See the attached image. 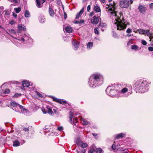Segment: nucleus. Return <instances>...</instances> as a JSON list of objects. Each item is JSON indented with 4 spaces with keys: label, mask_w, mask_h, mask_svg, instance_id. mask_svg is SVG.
<instances>
[{
    "label": "nucleus",
    "mask_w": 153,
    "mask_h": 153,
    "mask_svg": "<svg viewBox=\"0 0 153 153\" xmlns=\"http://www.w3.org/2000/svg\"><path fill=\"white\" fill-rule=\"evenodd\" d=\"M123 85L114 84L107 87L106 92L110 97L118 98L120 97H127L132 94V87L130 85H126L122 87Z\"/></svg>",
    "instance_id": "nucleus-1"
},
{
    "label": "nucleus",
    "mask_w": 153,
    "mask_h": 153,
    "mask_svg": "<svg viewBox=\"0 0 153 153\" xmlns=\"http://www.w3.org/2000/svg\"><path fill=\"white\" fill-rule=\"evenodd\" d=\"M108 7H106V11L108 15L115 22L114 24L117 27V30H123L126 28V24L123 19L122 13L120 12L118 13L117 11L116 4L114 1L112 3H110L108 5Z\"/></svg>",
    "instance_id": "nucleus-2"
},
{
    "label": "nucleus",
    "mask_w": 153,
    "mask_h": 153,
    "mask_svg": "<svg viewBox=\"0 0 153 153\" xmlns=\"http://www.w3.org/2000/svg\"><path fill=\"white\" fill-rule=\"evenodd\" d=\"M103 76L99 74H92L89 78L88 84L91 88H94L101 85L103 82Z\"/></svg>",
    "instance_id": "nucleus-3"
},
{
    "label": "nucleus",
    "mask_w": 153,
    "mask_h": 153,
    "mask_svg": "<svg viewBox=\"0 0 153 153\" xmlns=\"http://www.w3.org/2000/svg\"><path fill=\"white\" fill-rule=\"evenodd\" d=\"M148 83L146 80L143 79L137 80L134 84L136 92L143 93L147 91L148 89Z\"/></svg>",
    "instance_id": "nucleus-4"
},
{
    "label": "nucleus",
    "mask_w": 153,
    "mask_h": 153,
    "mask_svg": "<svg viewBox=\"0 0 153 153\" xmlns=\"http://www.w3.org/2000/svg\"><path fill=\"white\" fill-rule=\"evenodd\" d=\"M30 39L32 40V39L30 38L28 35L26 34H23L19 39H16V40L15 41L16 42L17 41L19 40L20 41H22L23 42L25 41H27Z\"/></svg>",
    "instance_id": "nucleus-5"
},
{
    "label": "nucleus",
    "mask_w": 153,
    "mask_h": 153,
    "mask_svg": "<svg viewBox=\"0 0 153 153\" xmlns=\"http://www.w3.org/2000/svg\"><path fill=\"white\" fill-rule=\"evenodd\" d=\"M129 0H122L120 2V6L122 8L128 7L129 4Z\"/></svg>",
    "instance_id": "nucleus-6"
},
{
    "label": "nucleus",
    "mask_w": 153,
    "mask_h": 153,
    "mask_svg": "<svg viewBox=\"0 0 153 153\" xmlns=\"http://www.w3.org/2000/svg\"><path fill=\"white\" fill-rule=\"evenodd\" d=\"M94 10L96 13H98L97 16L100 17L101 15V11L99 5L95 4L94 5L93 7Z\"/></svg>",
    "instance_id": "nucleus-7"
},
{
    "label": "nucleus",
    "mask_w": 153,
    "mask_h": 153,
    "mask_svg": "<svg viewBox=\"0 0 153 153\" xmlns=\"http://www.w3.org/2000/svg\"><path fill=\"white\" fill-rule=\"evenodd\" d=\"M100 17H97L94 16L91 19V22L92 24L93 25L97 24L101 20L100 18H99Z\"/></svg>",
    "instance_id": "nucleus-8"
},
{
    "label": "nucleus",
    "mask_w": 153,
    "mask_h": 153,
    "mask_svg": "<svg viewBox=\"0 0 153 153\" xmlns=\"http://www.w3.org/2000/svg\"><path fill=\"white\" fill-rule=\"evenodd\" d=\"M50 97L53 99V101L59 103L60 104H65L67 103V102L65 100L57 99V98L52 96H50Z\"/></svg>",
    "instance_id": "nucleus-9"
},
{
    "label": "nucleus",
    "mask_w": 153,
    "mask_h": 153,
    "mask_svg": "<svg viewBox=\"0 0 153 153\" xmlns=\"http://www.w3.org/2000/svg\"><path fill=\"white\" fill-rule=\"evenodd\" d=\"M10 104L11 106L14 107V108H13V110H15L16 112L19 111V110L18 109V105L19 104L16 103V102L14 101L10 102Z\"/></svg>",
    "instance_id": "nucleus-10"
},
{
    "label": "nucleus",
    "mask_w": 153,
    "mask_h": 153,
    "mask_svg": "<svg viewBox=\"0 0 153 153\" xmlns=\"http://www.w3.org/2000/svg\"><path fill=\"white\" fill-rule=\"evenodd\" d=\"M139 11L142 14H144L146 12V8L143 5H140L138 7Z\"/></svg>",
    "instance_id": "nucleus-11"
},
{
    "label": "nucleus",
    "mask_w": 153,
    "mask_h": 153,
    "mask_svg": "<svg viewBox=\"0 0 153 153\" xmlns=\"http://www.w3.org/2000/svg\"><path fill=\"white\" fill-rule=\"evenodd\" d=\"M89 153H103V151L100 148L96 149V150L91 149L90 150Z\"/></svg>",
    "instance_id": "nucleus-12"
},
{
    "label": "nucleus",
    "mask_w": 153,
    "mask_h": 153,
    "mask_svg": "<svg viewBox=\"0 0 153 153\" xmlns=\"http://www.w3.org/2000/svg\"><path fill=\"white\" fill-rule=\"evenodd\" d=\"M137 31L140 34H146L148 36H151V33L149 32V30L144 29H139Z\"/></svg>",
    "instance_id": "nucleus-13"
},
{
    "label": "nucleus",
    "mask_w": 153,
    "mask_h": 153,
    "mask_svg": "<svg viewBox=\"0 0 153 153\" xmlns=\"http://www.w3.org/2000/svg\"><path fill=\"white\" fill-rule=\"evenodd\" d=\"M72 45L73 49L75 50H77L79 46L78 42L76 40H73Z\"/></svg>",
    "instance_id": "nucleus-14"
},
{
    "label": "nucleus",
    "mask_w": 153,
    "mask_h": 153,
    "mask_svg": "<svg viewBox=\"0 0 153 153\" xmlns=\"http://www.w3.org/2000/svg\"><path fill=\"white\" fill-rule=\"evenodd\" d=\"M18 29L19 31H25L26 30L25 26L24 25L21 24L19 25Z\"/></svg>",
    "instance_id": "nucleus-15"
},
{
    "label": "nucleus",
    "mask_w": 153,
    "mask_h": 153,
    "mask_svg": "<svg viewBox=\"0 0 153 153\" xmlns=\"http://www.w3.org/2000/svg\"><path fill=\"white\" fill-rule=\"evenodd\" d=\"M106 25L105 23H101L99 25V27L100 28L102 31H104L106 28Z\"/></svg>",
    "instance_id": "nucleus-16"
},
{
    "label": "nucleus",
    "mask_w": 153,
    "mask_h": 153,
    "mask_svg": "<svg viewBox=\"0 0 153 153\" xmlns=\"http://www.w3.org/2000/svg\"><path fill=\"white\" fill-rule=\"evenodd\" d=\"M126 134L123 133H120L115 135V138L117 139H119L122 137H125Z\"/></svg>",
    "instance_id": "nucleus-17"
},
{
    "label": "nucleus",
    "mask_w": 153,
    "mask_h": 153,
    "mask_svg": "<svg viewBox=\"0 0 153 153\" xmlns=\"http://www.w3.org/2000/svg\"><path fill=\"white\" fill-rule=\"evenodd\" d=\"M22 85L25 87H27L30 85V82L29 81L24 80L22 82Z\"/></svg>",
    "instance_id": "nucleus-18"
},
{
    "label": "nucleus",
    "mask_w": 153,
    "mask_h": 153,
    "mask_svg": "<svg viewBox=\"0 0 153 153\" xmlns=\"http://www.w3.org/2000/svg\"><path fill=\"white\" fill-rule=\"evenodd\" d=\"M80 118L81 120L82 124L84 125H87L90 124V122L87 121L84 118H82V117H80Z\"/></svg>",
    "instance_id": "nucleus-19"
},
{
    "label": "nucleus",
    "mask_w": 153,
    "mask_h": 153,
    "mask_svg": "<svg viewBox=\"0 0 153 153\" xmlns=\"http://www.w3.org/2000/svg\"><path fill=\"white\" fill-rule=\"evenodd\" d=\"M84 10V8H82L79 12V13H77L76 15V16L75 18V19H78L79 17L83 13Z\"/></svg>",
    "instance_id": "nucleus-20"
},
{
    "label": "nucleus",
    "mask_w": 153,
    "mask_h": 153,
    "mask_svg": "<svg viewBox=\"0 0 153 153\" xmlns=\"http://www.w3.org/2000/svg\"><path fill=\"white\" fill-rule=\"evenodd\" d=\"M49 13L50 16L51 17H53L54 16V12L51 7L49 6Z\"/></svg>",
    "instance_id": "nucleus-21"
},
{
    "label": "nucleus",
    "mask_w": 153,
    "mask_h": 153,
    "mask_svg": "<svg viewBox=\"0 0 153 153\" xmlns=\"http://www.w3.org/2000/svg\"><path fill=\"white\" fill-rule=\"evenodd\" d=\"M65 30L66 32L68 33H71L72 31V29L70 26H68L65 27Z\"/></svg>",
    "instance_id": "nucleus-22"
},
{
    "label": "nucleus",
    "mask_w": 153,
    "mask_h": 153,
    "mask_svg": "<svg viewBox=\"0 0 153 153\" xmlns=\"http://www.w3.org/2000/svg\"><path fill=\"white\" fill-rule=\"evenodd\" d=\"M36 6L38 8H41L42 7V4H41L40 0H36Z\"/></svg>",
    "instance_id": "nucleus-23"
},
{
    "label": "nucleus",
    "mask_w": 153,
    "mask_h": 153,
    "mask_svg": "<svg viewBox=\"0 0 153 153\" xmlns=\"http://www.w3.org/2000/svg\"><path fill=\"white\" fill-rule=\"evenodd\" d=\"M140 48L137 45H133L131 46V49L135 51L137 50H139L140 49Z\"/></svg>",
    "instance_id": "nucleus-24"
},
{
    "label": "nucleus",
    "mask_w": 153,
    "mask_h": 153,
    "mask_svg": "<svg viewBox=\"0 0 153 153\" xmlns=\"http://www.w3.org/2000/svg\"><path fill=\"white\" fill-rule=\"evenodd\" d=\"M20 143L19 141L17 140L14 141L13 142V146H20Z\"/></svg>",
    "instance_id": "nucleus-25"
},
{
    "label": "nucleus",
    "mask_w": 153,
    "mask_h": 153,
    "mask_svg": "<svg viewBox=\"0 0 153 153\" xmlns=\"http://www.w3.org/2000/svg\"><path fill=\"white\" fill-rule=\"evenodd\" d=\"M93 46V42H89L87 45V48L88 50H91Z\"/></svg>",
    "instance_id": "nucleus-26"
},
{
    "label": "nucleus",
    "mask_w": 153,
    "mask_h": 153,
    "mask_svg": "<svg viewBox=\"0 0 153 153\" xmlns=\"http://www.w3.org/2000/svg\"><path fill=\"white\" fill-rule=\"evenodd\" d=\"M39 20L40 22L41 23H44L45 21V18L43 16H40L39 18Z\"/></svg>",
    "instance_id": "nucleus-27"
},
{
    "label": "nucleus",
    "mask_w": 153,
    "mask_h": 153,
    "mask_svg": "<svg viewBox=\"0 0 153 153\" xmlns=\"http://www.w3.org/2000/svg\"><path fill=\"white\" fill-rule=\"evenodd\" d=\"M78 146H80L82 148H84L88 146V145L87 144L83 143L82 142Z\"/></svg>",
    "instance_id": "nucleus-28"
},
{
    "label": "nucleus",
    "mask_w": 153,
    "mask_h": 153,
    "mask_svg": "<svg viewBox=\"0 0 153 153\" xmlns=\"http://www.w3.org/2000/svg\"><path fill=\"white\" fill-rule=\"evenodd\" d=\"M75 142L77 145L79 146L82 141L80 140L79 137H77L75 140Z\"/></svg>",
    "instance_id": "nucleus-29"
},
{
    "label": "nucleus",
    "mask_w": 153,
    "mask_h": 153,
    "mask_svg": "<svg viewBox=\"0 0 153 153\" xmlns=\"http://www.w3.org/2000/svg\"><path fill=\"white\" fill-rule=\"evenodd\" d=\"M47 108L48 110V113L50 115H52V114H53V113L50 107L49 106H47Z\"/></svg>",
    "instance_id": "nucleus-30"
},
{
    "label": "nucleus",
    "mask_w": 153,
    "mask_h": 153,
    "mask_svg": "<svg viewBox=\"0 0 153 153\" xmlns=\"http://www.w3.org/2000/svg\"><path fill=\"white\" fill-rule=\"evenodd\" d=\"M25 16L26 17H29L30 16V13L28 11L26 10L25 13Z\"/></svg>",
    "instance_id": "nucleus-31"
},
{
    "label": "nucleus",
    "mask_w": 153,
    "mask_h": 153,
    "mask_svg": "<svg viewBox=\"0 0 153 153\" xmlns=\"http://www.w3.org/2000/svg\"><path fill=\"white\" fill-rule=\"evenodd\" d=\"M86 151V150L85 149H82L79 150L77 149L76 150V152L77 153H85Z\"/></svg>",
    "instance_id": "nucleus-32"
},
{
    "label": "nucleus",
    "mask_w": 153,
    "mask_h": 153,
    "mask_svg": "<svg viewBox=\"0 0 153 153\" xmlns=\"http://www.w3.org/2000/svg\"><path fill=\"white\" fill-rule=\"evenodd\" d=\"M84 23V20L82 19L80 21L76 20L74 22V23L76 24H82Z\"/></svg>",
    "instance_id": "nucleus-33"
},
{
    "label": "nucleus",
    "mask_w": 153,
    "mask_h": 153,
    "mask_svg": "<svg viewBox=\"0 0 153 153\" xmlns=\"http://www.w3.org/2000/svg\"><path fill=\"white\" fill-rule=\"evenodd\" d=\"M3 93H1V94H6L9 93L10 92V90L9 89H6L4 91H3Z\"/></svg>",
    "instance_id": "nucleus-34"
},
{
    "label": "nucleus",
    "mask_w": 153,
    "mask_h": 153,
    "mask_svg": "<svg viewBox=\"0 0 153 153\" xmlns=\"http://www.w3.org/2000/svg\"><path fill=\"white\" fill-rule=\"evenodd\" d=\"M10 11L8 10H6L3 12V13L5 15H8L10 14Z\"/></svg>",
    "instance_id": "nucleus-35"
},
{
    "label": "nucleus",
    "mask_w": 153,
    "mask_h": 153,
    "mask_svg": "<svg viewBox=\"0 0 153 153\" xmlns=\"http://www.w3.org/2000/svg\"><path fill=\"white\" fill-rule=\"evenodd\" d=\"M9 32L10 35H14L16 33L14 30L13 29H11L9 30Z\"/></svg>",
    "instance_id": "nucleus-36"
},
{
    "label": "nucleus",
    "mask_w": 153,
    "mask_h": 153,
    "mask_svg": "<svg viewBox=\"0 0 153 153\" xmlns=\"http://www.w3.org/2000/svg\"><path fill=\"white\" fill-rule=\"evenodd\" d=\"M35 94L37 95L40 98H42L43 97L42 95L37 91H35Z\"/></svg>",
    "instance_id": "nucleus-37"
},
{
    "label": "nucleus",
    "mask_w": 153,
    "mask_h": 153,
    "mask_svg": "<svg viewBox=\"0 0 153 153\" xmlns=\"http://www.w3.org/2000/svg\"><path fill=\"white\" fill-rule=\"evenodd\" d=\"M14 10L16 13H18L21 11V8L20 7L15 8Z\"/></svg>",
    "instance_id": "nucleus-38"
},
{
    "label": "nucleus",
    "mask_w": 153,
    "mask_h": 153,
    "mask_svg": "<svg viewBox=\"0 0 153 153\" xmlns=\"http://www.w3.org/2000/svg\"><path fill=\"white\" fill-rule=\"evenodd\" d=\"M94 33L96 34L97 35L99 34V29L97 27H96L94 29Z\"/></svg>",
    "instance_id": "nucleus-39"
},
{
    "label": "nucleus",
    "mask_w": 153,
    "mask_h": 153,
    "mask_svg": "<svg viewBox=\"0 0 153 153\" xmlns=\"http://www.w3.org/2000/svg\"><path fill=\"white\" fill-rule=\"evenodd\" d=\"M18 107H19L21 110L23 109V111H26V109L24 108V107L23 106H22L21 105H20L19 104H18Z\"/></svg>",
    "instance_id": "nucleus-40"
},
{
    "label": "nucleus",
    "mask_w": 153,
    "mask_h": 153,
    "mask_svg": "<svg viewBox=\"0 0 153 153\" xmlns=\"http://www.w3.org/2000/svg\"><path fill=\"white\" fill-rule=\"evenodd\" d=\"M73 117V114L71 112H70V116L69 118L70 120V121L71 122H72V119Z\"/></svg>",
    "instance_id": "nucleus-41"
},
{
    "label": "nucleus",
    "mask_w": 153,
    "mask_h": 153,
    "mask_svg": "<svg viewBox=\"0 0 153 153\" xmlns=\"http://www.w3.org/2000/svg\"><path fill=\"white\" fill-rule=\"evenodd\" d=\"M78 121L77 120V118H75L73 119V123L76 125L77 124V123Z\"/></svg>",
    "instance_id": "nucleus-42"
},
{
    "label": "nucleus",
    "mask_w": 153,
    "mask_h": 153,
    "mask_svg": "<svg viewBox=\"0 0 153 153\" xmlns=\"http://www.w3.org/2000/svg\"><path fill=\"white\" fill-rule=\"evenodd\" d=\"M23 130L26 132V134H27L29 131V129L28 128H25L23 129Z\"/></svg>",
    "instance_id": "nucleus-43"
},
{
    "label": "nucleus",
    "mask_w": 153,
    "mask_h": 153,
    "mask_svg": "<svg viewBox=\"0 0 153 153\" xmlns=\"http://www.w3.org/2000/svg\"><path fill=\"white\" fill-rule=\"evenodd\" d=\"M112 148L114 150H118V148L114 144H113L112 146Z\"/></svg>",
    "instance_id": "nucleus-44"
},
{
    "label": "nucleus",
    "mask_w": 153,
    "mask_h": 153,
    "mask_svg": "<svg viewBox=\"0 0 153 153\" xmlns=\"http://www.w3.org/2000/svg\"><path fill=\"white\" fill-rule=\"evenodd\" d=\"M21 94H20L16 93L13 96V97H20L21 96Z\"/></svg>",
    "instance_id": "nucleus-45"
},
{
    "label": "nucleus",
    "mask_w": 153,
    "mask_h": 153,
    "mask_svg": "<svg viewBox=\"0 0 153 153\" xmlns=\"http://www.w3.org/2000/svg\"><path fill=\"white\" fill-rule=\"evenodd\" d=\"M113 36L114 38H117V39L119 38V37L116 33H114V32H113Z\"/></svg>",
    "instance_id": "nucleus-46"
},
{
    "label": "nucleus",
    "mask_w": 153,
    "mask_h": 153,
    "mask_svg": "<svg viewBox=\"0 0 153 153\" xmlns=\"http://www.w3.org/2000/svg\"><path fill=\"white\" fill-rule=\"evenodd\" d=\"M132 32V30L131 29L128 28L127 29V30H126V32L128 33H131Z\"/></svg>",
    "instance_id": "nucleus-47"
},
{
    "label": "nucleus",
    "mask_w": 153,
    "mask_h": 153,
    "mask_svg": "<svg viewBox=\"0 0 153 153\" xmlns=\"http://www.w3.org/2000/svg\"><path fill=\"white\" fill-rule=\"evenodd\" d=\"M142 43L143 44V45H146L147 44L146 42L144 40H143L142 41Z\"/></svg>",
    "instance_id": "nucleus-48"
},
{
    "label": "nucleus",
    "mask_w": 153,
    "mask_h": 153,
    "mask_svg": "<svg viewBox=\"0 0 153 153\" xmlns=\"http://www.w3.org/2000/svg\"><path fill=\"white\" fill-rule=\"evenodd\" d=\"M63 129V128L62 126L59 127L57 128V129L59 131H61Z\"/></svg>",
    "instance_id": "nucleus-49"
},
{
    "label": "nucleus",
    "mask_w": 153,
    "mask_h": 153,
    "mask_svg": "<svg viewBox=\"0 0 153 153\" xmlns=\"http://www.w3.org/2000/svg\"><path fill=\"white\" fill-rule=\"evenodd\" d=\"M91 9V6L90 5H88L87 7V11L88 12L90 11Z\"/></svg>",
    "instance_id": "nucleus-50"
},
{
    "label": "nucleus",
    "mask_w": 153,
    "mask_h": 153,
    "mask_svg": "<svg viewBox=\"0 0 153 153\" xmlns=\"http://www.w3.org/2000/svg\"><path fill=\"white\" fill-rule=\"evenodd\" d=\"M148 50L149 51H153V47H149L148 48Z\"/></svg>",
    "instance_id": "nucleus-51"
},
{
    "label": "nucleus",
    "mask_w": 153,
    "mask_h": 153,
    "mask_svg": "<svg viewBox=\"0 0 153 153\" xmlns=\"http://www.w3.org/2000/svg\"><path fill=\"white\" fill-rule=\"evenodd\" d=\"M15 22L13 20H11L10 21V24L11 25H13L15 23Z\"/></svg>",
    "instance_id": "nucleus-52"
},
{
    "label": "nucleus",
    "mask_w": 153,
    "mask_h": 153,
    "mask_svg": "<svg viewBox=\"0 0 153 153\" xmlns=\"http://www.w3.org/2000/svg\"><path fill=\"white\" fill-rule=\"evenodd\" d=\"M94 13L93 12H91L89 14V16H90V17H91L92 16L94 15Z\"/></svg>",
    "instance_id": "nucleus-53"
},
{
    "label": "nucleus",
    "mask_w": 153,
    "mask_h": 153,
    "mask_svg": "<svg viewBox=\"0 0 153 153\" xmlns=\"http://www.w3.org/2000/svg\"><path fill=\"white\" fill-rule=\"evenodd\" d=\"M14 1L13 2L16 4H17L19 2L20 0H14Z\"/></svg>",
    "instance_id": "nucleus-54"
},
{
    "label": "nucleus",
    "mask_w": 153,
    "mask_h": 153,
    "mask_svg": "<svg viewBox=\"0 0 153 153\" xmlns=\"http://www.w3.org/2000/svg\"><path fill=\"white\" fill-rule=\"evenodd\" d=\"M13 15L16 18L17 17V15L15 13L13 12Z\"/></svg>",
    "instance_id": "nucleus-55"
},
{
    "label": "nucleus",
    "mask_w": 153,
    "mask_h": 153,
    "mask_svg": "<svg viewBox=\"0 0 153 153\" xmlns=\"http://www.w3.org/2000/svg\"><path fill=\"white\" fill-rule=\"evenodd\" d=\"M68 37L67 36H65L64 38V40L65 41H68Z\"/></svg>",
    "instance_id": "nucleus-56"
},
{
    "label": "nucleus",
    "mask_w": 153,
    "mask_h": 153,
    "mask_svg": "<svg viewBox=\"0 0 153 153\" xmlns=\"http://www.w3.org/2000/svg\"><path fill=\"white\" fill-rule=\"evenodd\" d=\"M102 3H105L106 0H99Z\"/></svg>",
    "instance_id": "nucleus-57"
},
{
    "label": "nucleus",
    "mask_w": 153,
    "mask_h": 153,
    "mask_svg": "<svg viewBox=\"0 0 153 153\" xmlns=\"http://www.w3.org/2000/svg\"><path fill=\"white\" fill-rule=\"evenodd\" d=\"M64 19H66L67 18V16L65 12L64 13Z\"/></svg>",
    "instance_id": "nucleus-58"
},
{
    "label": "nucleus",
    "mask_w": 153,
    "mask_h": 153,
    "mask_svg": "<svg viewBox=\"0 0 153 153\" xmlns=\"http://www.w3.org/2000/svg\"><path fill=\"white\" fill-rule=\"evenodd\" d=\"M42 111L44 114H46L47 113V111L44 109H42Z\"/></svg>",
    "instance_id": "nucleus-59"
},
{
    "label": "nucleus",
    "mask_w": 153,
    "mask_h": 153,
    "mask_svg": "<svg viewBox=\"0 0 153 153\" xmlns=\"http://www.w3.org/2000/svg\"><path fill=\"white\" fill-rule=\"evenodd\" d=\"M149 6L150 8H153V3H152L149 4Z\"/></svg>",
    "instance_id": "nucleus-60"
},
{
    "label": "nucleus",
    "mask_w": 153,
    "mask_h": 153,
    "mask_svg": "<svg viewBox=\"0 0 153 153\" xmlns=\"http://www.w3.org/2000/svg\"><path fill=\"white\" fill-rule=\"evenodd\" d=\"M40 1L41 2V4H43L44 2H45V0H41Z\"/></svg>",
    "instance_id": "nucleus-61"
},
{
    "label": "nucleus",
    "mask_w": 153,
    "mask_h": 153,
    "mask_svg": "<svg viewBox=\"0 0 153 153\" xmlns=\"http://www.w3.org/2000/svg\"><path fill=\"white\" fill-rule=\"evenodd\" d=\"M25 87L23 85H22V86L21 87V89H22V90H24Z\"/></svg>",
    "instance_id": "nucleus-62"
},
{
    "label": "nucleus",
    "mask_w": 153,
    "mask_h": 153,
    "mask_svg": "<svg viewBox=\"0 0 153 153\" xmlns=\"http://www.w3.org/2000/svg\"><path fill=\"white\" fill-rule=\"evenodd\" d=\"M53 111L55 114H57V111L55 109H53Z\"/></svg>",
    "instance_id": "nucleus-63"
},
{
    "label": "nucleus",
    "mask_w": 153,
    "mask_h": 153,
    "mask_svg": "<svg viewBox=\"0 0 153 153\" xmlns=\"http://www.w3.org/2000/svg\"><path fill=\"white\" fill-rule=\"evenodd\" d=\"M92 135L94 136H96L97 135V134L95 133H93Z\"/></svg>",
    "instance_id": "nucleus-64"
}]
</instances>
